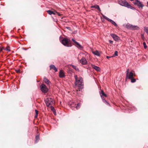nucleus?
Returning a JSON list of instances; mask_svg holds the SVG:
<instances>
[{
    "instance_id": "nucleus-1",
    "label": "nucleus",
    "mask_w": 148,
    "mask_h": 148,
    "mask_svg": "<svg viewBox=\"0 0 148 148\" xmlns=\"http://www.w3.org/2000/svg\"><path fill=\"white\" fill-rule=\"evenodd\" d=\"M74 77L75 80V86H77L79 89L82 88L83 85V80L82 78L81 77H79V78H78L76 75H75Z\"/></svg>"
},
{
    "instance_id": "nucleus-2",
    "label": "nucleus",
    "mask_w": 148,
    "mask_h": 148,
    "mask_svg": "<svg viewBox=\"0 0 148 148\" xmlns=\"http://www.w3.org/2000/svg\"><path fill=\"white\" fill-rule=\"evenodd\" d=\"M129 69H127L126 72V80H127L128 78L129 79H131L134 76H135V74L134 71H132L129 73Z\"/></svg>"
},
{
    "instance_id": "nucleus-3",
    "label": "nucleus",
    "mask_w": 148,
    "mask_h": 148,
    "mask_svg": "<svg viewBox=\"0 0 148 148\" xmlns=\"http://www.w3.org/2000/svg\"><path fill=\"white\" fill-rule=\"evenodd\" d=\"M119 3L121 5L124 6L128 8L131 9L133 8V7L129 4L125 0H121L119 1Z\"/></svg>"
},
{
    "instance_id": "nucleus-4",
    "label": "nucleus",
    "mask_w": 148,
    "mask_h": 148,
    "mask_svg": "<svg viewBox=\"0 0 148 148\" xmlns=\"http://www.w3.org/2000/svg\"><path fill=\"white\" fill-rule=\"evenodd\" d=\"M47 106L49 107L50 105H52L55 103L53 99L51 98H46L45 100Z\"/></svg>"
},
{
    "instance_id": "nucleus-5",
    "label": "nucleus",
    "mask_w": 148,
    "mask_h": 148,
    "mask_svg": "<svg viewBox=\"0 0 148 148\" xmlns=\"http://www.w3.org/2000/svg\"><path fill=\"white\" fill-rule=\"evenodd\" d=\"M85 54L83 53H80L78 55V58H79L80 56H82V58L80 60V62L82 64H86L87 63V61L84 57Z\"/></svg>"
},
{
    "instance_id": "nucleus-6",
    "label": "nucleus",
    "mask_w": 148,
    "mask_h": 148,
    "mask_svg": "<svg viewBox=\"0 0 148 148\" xmlns=\"http://www.w3.org/2000/svg\"><path fill=\"white\" fill-rule=\"evenodd\" d=\"M61 42L63 45L66 47H69L71 46L70 41L66 38H65L63 39L62 40Z\"/></svg>"
},
{
    "instance_id": "nucleus-7",
    "label": "nucleus",
    "mask_w": 148,
    "mask_h": 148,
    "mask_svg": "<svg viewBox=\"0 0 148 148\" xmlns=\"http://www.w3.org/2000/svg\"><path fill=\"white\" fill-rule=\"evenodd\" d=\"M100 95L103 101V102L106 105H109V103L107 102V101L106 100H105V99L104 98V97H107V95L106 94L104 93V92L102 90H101V92L100 93Z\"/></svg>"
},
{
    "instance_id": "nucleus-8",
    "label": "nucleus",
    "mask_w": 148,
    "mask_h": 148,
    "mask_svg": "<svg viewBox=\"0 0 148 148\" xmlns=\"http://www.w3.org/2000/svg\"><path fill=\"white\" fill-rule=\"evenodd\" d=\"M133 3L134 4L137 5L139 8H141V9H142L144 5L142 4L141 2L138 0H135L134 1Z\"/></svg>"
},
{
    "instance_id": "nucleus-9",
    "label": "nucleus",
    "mask_w": 148,
    "mask_h": 148,
    "mask_svg": "<svg viewBox=\"0 0 148 148\" xmlns=\"http://www.w3.org/2000/svg\"><path fill=\"white\" fill-rule=\"evenodd\" d=\"M127 28L134 30H138L139 29L138 26L133 25L130 24L127 25Z\"/></svg>"
},
{
    "instance_id": "nucleus-10",
    "label": "nucleus",
    "mask_w": 148,
    "mask_h": 148,
    "mask_svg": "<svg viewBox=\"0 0 148 148\" xmlns=\"http://www.w3.org/2000/svg\"><path fill=\"white\" fill-rule=\"evenodd\" d=\"M40 88L41 91L43 92H46L48 90L46 86L44 84H42L40 86Z\"/></svg>"
},
{
    "instance_id": "nucleus-11",
    "label": "nucleus",
    "mask_w": 148,
    "mask_h": 148,
    "mask_svg": "<svg viewBox=\"0 0 148 148\" xmlns=\"http://www.w3.org/2000/svg\"><path fill=\"white\" fill-rule=\"evenodd\" d=\"M101 15H102V16L105 19L109 21L112 24L114 25V26H117V25L116 24V23H115V22H114L113 20H112L111 19H109V18H108L106 16H104L103 14H101Z\"/></svg>"
},
{
    "instance_id": "nucleus-12",
    "label": "nucleus",
    "mask_w": 148,
    "mask_h": 148,
    "mask_svg": "<svg viewBox=\"0 0 148 148\" xmlns=\"http://www.w3.org/2000/svg\"><path fill=\"white\" fill-rule=\"evenodd\" d=\"M72 40L74 43V45L75 46L79 49H81L82 48V47L79 43L77 42L73 39H72Z\"/></svg>"
},
{
    "instance_id": "nucleus-13",
    "label": "nucleus",
    "mask_w": 148,
    "mask_h": 148,
    "mask_svg": "<svg viewBox=\"0 0 148 148\" xmlns=\"http://www.w3.org/2000/svg\"><path fill=\"white\" fill-rule=\"evenodd\" d=\"M110 36L115 41H118L120 40L119 37L114 34H111Z\"/></svg>"
},
{
    "instance_id": "nucleus-14",
    "label": "nucleus",
    "mask_w": 148,
    "mask_h": 148,
    "mask_svg": "<svg viewBox=\"0 0 148 148\" xmlns=\"http://www.w3.org/2000/svg\"><path fill=\"white\" fill-rule=\"evenodd\" d=\"M47 12L48 13V14L50 15H51L52 14H57L59 16H60L61 15V14H59L58 12L56 11H53L51 10H49L47 11Z\"/></svg>"
},
{
    "instance_id": "nucleus-15",
    "label": "nucleus",
    "mask_w": 148,
    "mask_h": 148,
    "mask_svg": "<svg viewBox=\"0 0 148 148\" xmlns=\"http://www.w3.org/2000/svg\"><path fill=\"white\" fill-rule=\"evenodd\" d=\"M64 73L62 70H61L59 73V77L61 78H62L64 77Z\"/></svg>"
},
{
    "instance_id": "nucleus-16",
    "label": "nucleus",
    "mask_w": 148,
    "mask_h": 148,
    "mask_svg": "<svg viewBox=\"0 0 148 148\" xmlns=\"http://www.w3.org/2000/svg\"><path fill=\"white\" fill-rule=\"evenodd\" d=\"M43 81L45 83L48 85H49L51 84V82H49V80L46 77L44 78Z\"/></svg>"
},
{
    "instance_id": "nucleus-17",
    "label": "nucleus",
    "mask_w": 148,
    "mask_h": 148,
    "mask_svg": "<svg viewBox=\"0 0 148 148\" xmlns=\"http://www.w3.org/2000/svg\"><path fill=\"white\" fill-rule=\"evenodd\" d=\"M50 69H52L55 71V72L57 71V68L55 67L54 65H52L50 66Z\"/></svg>"
},
{
    "instance_id": "nucleus-18",
    "label": "nucleus",
    "mask_w": 148,
    "mask_h": 148,
    "mask_svg": "<svg viewBox=\"0 0 148 148\" xmlns=\"http://www.w3.org/2000/svg\"><path fill=\"white\" fill-rule=\"evenodd\" d=\"M93 54L97 56H99L100 55V52L97 50H96L94 52L93 51Z\"/></svg>"
},
{
    "instance_id": "nucleus-19",
    "label": "nucleus",
    "mask_w": 148,
    "mask_h": 148,
    "mask_svg": "<svg viewBox=\"0 0 148 148\" xmlns=\"http://www.w3.org/2000/svg\"><path fill=\"white\" fill-rule=\"evenodd\" d=\"M93 8H95L99 12L101 11V10L100 9L99 6L97 5H95L94 6H93Z\"/></svg>"
},
{
    "instance_id": "nucleus-20",
    "label": "nucleus",
    "mask_w": 148,
    "mask_h": 148,
    "mask_svg": "<svg viewBox=\"0 0 148 148\" xmlns=\"http://www.w3.org/2000/svg\"><path fill=\"white\" fill-rule=\"evenodd\" d=\"M93 69H94L95 70L97 71H100V68L97 66H96L93 65Z\"/></svg>"
},
{
    "instance_id": "nucleus-21",
    "label": "nucleus",
    "mask_w": 148,
    "mask_h": 148,
    "mask_svg": "<svg viewBox=\"0 0 148 148\" xmlns=\"http://www.w3.org/2000/svg\"><path fill=\"white\" fill-rule=\"evenodd\" d=\"M144 30L148 35V27H144Z\"/></svg>"
},
{
    "instance_id": "nucleus-22",
    "label": "nucleus",
    "mask_w": 148,
    "mask_h": 148,
    "mask_svg": "<svg viewBox=\"0 0 148 148\" xmlns=\"http://www.w3.org/2000/svg\"><path fill=\"white\" fill-rule=\"evenodd\" d=\"M39 139V135H37L36 137L35 138V141L36 142H37L38 140Z\"/></svg>"
},
{
    "instance_id": "nucleus-23",
    "label": "nucleus",
    "mask_w": 148,
    "mask_h": 148,
    "mask_svg": "<svg viewBox=\"0 0 148 148\" xmlns=\"http://www.w3.org/2000/svg\"><path fill=\"white\" fill-rule=\"evenodd\" d=\"M81 105V103H79L77 104V106H76V108L77 109H78L79 108L80 106Z\"/></svg>"
},
{
    "instance_id": "nucleus-24",
    "label": "nucleus",
    "mask_w": 148,
    "mask_h": 148,
    "mask_svg": "<svg viewBox=\"0 0 148 148\" xmlns=\"http://www.w3.org/2000/svg\"><path fill=\"white\" fill-rule=\"evenodd\" d=\"M130 79L131 80V82L132 83L135 82H136V79L134 78L133 77H132Z\"/></svg>"
},
{
    "instance_id": "nucleus-25",
    "label": "nucleus",
    "mask_w": 148,
    "mask_h": 148,
    "mask_svg": "<svg viewBox=\"0 0 148 148\" xmlns=\"http://www.w3.org/2000/svg\"><path fill=\"white\" fill-rule=\"evenodd\" d=\"M72 66L76 70L78 71V69L77 66L72 65Z\"/></svg>"
},
{
    "instance_id": "nucleus-26",
    "label": "nucleus",
    "mask_w": 148,
    "mask_h": 148,
    "mask_svg": "<svg viewBox=\"0 0 148 148\" xmlns=\"http://www.w3.org/2000/svg\"><path fill=\"white\" fill-rule=\"evenodd\" d=\"M35 112H36V116H35V118H36L37 116V115H38V111L36 110H35Z\"/></svg>"
},
{
    "instance_id": "nucleus-27",
    "label": "nucleus",
    "mask_w": 148,
    "mask_h": 148,
    "mask_svg": "<svg viewBox=\"0 0 148 148\" xmlns=\"http://www.w3.org/2000/svg\"><path fill=\"white\" fill-rule=\"evenodd\" d=\"M143 45L144 48L145 49H146L147 48V46H146V44L145 42H144L143 43Z\"/></svg>"
},
{
    "instance_id": "nucleus-28",
    "label": "nucleus",
    "mask_w": 148,
    "mask_h": 148,
    "mask_svg": "<svg viewBox=\"0 0 148 148\" xmlns=\"http://www.w3.org/2000/svg\"><path fill=\"white\" fill-rule=\"evenodd\" d=\"M5 49V50L8 51H10V47H7Z\"/></svg>"
},
{
    "instance_id": "nucleus-29",
    "label": "nucleus",
    "mask_w": 148,
    "mask_h": 148,
    "mask_svg": "<svg viewBox=\"0 0 148 148\" xmlns=\"http://www.w3.org/2000/svg\"><path fill=\"white\" fill-rule=\"evenodd\" d=\"M141 37L143 39H144V34H142L141 35Z\"/></svg>"
},
{
    "instance_id": "nucleus-30",
    "label": "nucleus",
    "mask_w": 148,
    "mask_h": 148,
    "mask_svg": "<svg viewBox=\"0 0 148 148\" xmlns=\"http://www.w3.org/2000/svg\"><path fill=\"white\" fill-rule=\"evenodd\" d=\"M114 55L115 56H117L118 55V52L117 51H116L114 53Z\"/></svg>"
},
{
    "instance_id": "nucleus-31",
    "label": "nucleus",
    "mask_w": 148,
    "mask_h": 148,
    "mask_svg": "<svg viewBox=\"0 0 148 148\" xmlns=\"http://www.w3.org/2000/svg\"><path fill=\"white\" fill-rule=\"evenodd\" d=\"M51 109L52 110L54 111V108L53 106H51Z\"/></svg>"
},
{
    "instance_id": "nucleus-32",
    "label": "nucleus",
    "mask_w": 148,
    "mask_h": 148,
    "mask_svg": "<svg viewBox=\"0 0 148 148\" xmlns=\"http://www.w3.org/2000/svg\"><path fill=\"white\" fill-rule=\"evenodd\" d=\"M109 42L110 44H112L113 43V41H112L109 40Z\"/></svg>"
},
{
    "instance_id": "nucleus-33",
    "label": "nucleus",
    "mask_w": 148,
    "mask_h": 148,
    "mask_svg": "<svg viewBox=\"0 0 148 148\" xmlns=\"http://www.w3.org/2000/svg\"><path fill=\"white\" fill-rule=\"evenodd\" d=\"M3 49V47H0V52H1Z\"/></svg>"
},
{
    "instance_id": "nucleus-34",
    "label": "nucleus",
    "mask_w": 148,
    "mask_h": 148,
    "mask_svg": "<svg viewBox=\"0 0 148 148\" xmlns=\"http://www.w3.org/2000/svg\"><path fill=\"white\" fill-rule=\"evenodd\" d=\"M112 57V56H107L106 58L107 59H108L109 58Z\"/></svg>"
},
{
    "instance_id": "nucleus-35",
    "label": "nucleus",
    "mask_w": 148,
    "mask_h": 148,
    "mask_svg": "<svg viewBox=\"0 0 148 148\" xmlns=\"http://www.w3.org/2000/svg\"><path fill=\"white\" fill-rule=\"evenodd\" d=\"M20 71V70H16V72L17 73H18Z\"/></svg>"
},
{
    "instance_id": "nucleus-36",
    "label": "nucleus",
    "mask_w": 148,
    "mask_h": 148,
    "mask_svg": "<svg viewBox=\"0 0 148 148\" xmlns=\"http://www.w3.org/2000/svg\"><path fill=\"white\" fill-rule=\"evenodd\" d=\"M147 5H148V1L147 2Z\"/></svg>"
},
{
    "instance_id": "nucleus-37",
    "label": "nucleus",
    "mask_w": 148,
    "mask_h": 148,
    "mask_svg": "<svg viewBox=\"0 0 148 148\" xmlns=\"http://www.w3.org/2000/svg\"><path fill=\"white\" fill-rule=\"evenodd\" d=\"M67 28H68V29H69V27H67Z\"/></svg>"
},
{
    "instance_id": "nucleus-38",
    "label": "nucleus",
    "mask_w": 148,
    "mask_h": 148,
    "mask_svg": "<svg viewBox=\"0 0 148 148\" xmlns=\"http://www.w3.org/2000/svg\"><path fill=\"white\" fill-rule=\"evenodd\" d=\"M130 1H133L134 0H130Z\"/></svg>"
},
{
    "instance_id": "nucleus-39",
    "label": "nucleus",
    "mask_w": 148,
    "mask_h": 148,
    "mask_svg": "<svg viewBox=\"0 0 148 148\" xmlns=\"http://www.w3.org/2000/svg\"><path fill=\"white\" fill-rule=\"evenodd\" d=\"M91 8H92V6H91Z\"/></svg>"
}]
</instances>
